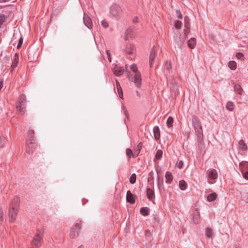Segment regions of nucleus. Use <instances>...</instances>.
Segmentation results:
<instances>
[{
  "label": "nucleus",
  "mask_w": 248,
  "mask_h": 248,
  "mask_svg": "<svg viewBox=\"0 0 248 248\" xmlns=\"http://www.w3.org/2000/svg\"><path fill=\"white\" fill-rule=\"evenodd\" d=\"M83 22L85 25L89 29H91L93 27V23L91 18L88 16L83 17Z\"/></svg>",
  "instance_id": "9"
},
{
  "label": "nucleus",
  "mask_w": 248,
  "mask_h": 248,
  "mask_svg": "<svg viewBox=\"0 0 248 248\" xmlns=\"http://www.w3.org/2000/svg\"><path fill=\"white\" fill-rule=\"evenodd\" d=\"M5 20V16L3 14H0V26L3 24Z\"/></svg>",
  "instance_id": "36"
},
{
  "label": "nucleus",
  "mask_w": 248,
  "mask_h": 248,
  "mask_svg": "<svg viewBox=\"0 0 248 248\" xmlns=\"http://www.w3.org/2000/svg\"><path fill=\"white\" fill-rule=\"evenodd\" d=\"M23 38L21 37L19 39V41H18V44H17V48L19 49L21 47V45H22V44L23 43Z\"/></svg>",
  "instance_id": "39"
},
{
  "label": "nucleus",
  "mask_w": 248,
  "mask_h": 248,
  "mask_svg": "<svg viewBox=\"0 0 248 248\" xmlns=\"http://www.w3.org/2000/svg\"><path fill=\"white\" fill-rule=\"evenodd\" d=\"M113 71L114 74L118 77L122 76L124 72V69L122 67L116 66L113 68Z\"/></svg>",
  "instance_id": "11"
},
{
  "label": "nucleus",
  "mask_w": 248,
  "mask_h": 248,
  "mask_svg": "<svg viewBox=\"0 0 248 248\" xmlns=\"http://www.w3.org/2000/svg\"><path fill=\"white\" fill-rule=\"evenodd\" d=\"M26 101V96L24 94H22L19 96L18 100L16 102V107L18 113L21 115H23L25 113Z\"/></svg>",
  "instance_id": "4"
},
{
  "label": "nucleus",
  "mask_w": 248,
  "mask_h": 248,
  "mask_svg": "<svg viewBox=\"0 0 248 248\" xmlns=\"http://www.w3.org/2000/svg\"><path fill=\"white\" fill-rule=\"evenodd\" d=\"M134 33L133 31L131 29H127L125 31V39L128 40L129 38L133 37Z\"/></svg>",
  "instance_id": "22"
},
{
  "label": "nucleus",
  "mask_w": 248,
  "mask_h": 248,
  "mask_svg": "<svg viewBox=\"0 0 248 248\" xmlns=\"http://www.w3.org/2000/svg\"><path fill=\"white\" fill-rule=\"evenodd\" d=\"M153 132L155 140H157L160 139V130L157 126H155L153 128Z\"/></svg>",
  "instance_id": "16"
},
{
  "label": "nucleus",
  "mask_w": 248,
  "mask_h": 248,
  "mask_svg": "<svg viewBox=\"0 0 248 248\" xmlns=\"http://www.w3.org/2000/svg\"><path fill=\"white\" fill-rule=\"evenodd\" d=\"M115 82H116V88L117 90V92L119 94V96L120 98H123V91H122V88L120 86V84L117 80H115Z\"/></svg>",
  "instance_id": "14"
},
{
  "label": "nucleus",
  "mask_w": 248,
  "mask_h": 248,
  "mask_svg": "<svg viewBox=\"0 0 248 248\" xmlns=\"http://www.w3.org/2000/svg\"><path fill=\"white\" fill-rule=\"evenodd\" d=\"M142 143L141 142H140L138 145V149L139 150V151H140L141 147H142Z\"/></svg>",
  "instance_id": "50"
},
{
  "label": "nucleus",
  "mask_w": 248,
  "mask_h": 248,
  "mask_svg": "<svg viewBox=\"0 0 248 248\" xmlns=\"http://www.w3.org/2000/svg\"><path fill=\"white\" fill-rule=\"evenodd\" d=\"M110 14L115 19H119L122 15V9L121 7L117 4L111 5L110 7Z\"/></svg>",
  "instance_id": "5"
},
{
  "label": "nucleus",
  "mask_w": 248,
  "mask_h": 248,
  "mask_svg": "<svg viewBox=\"0 0 248 248\" xmlns=\"http://www.w3.org/2000/svg\"><path fill=\"white\" fill-rule=\"evenodd\" d=\"M182 25V23L181 21H177L175 24V27L177 29H179L181 28Z\"/></svg>",
  "instance_id": "35"
},
{
  "label": "nucleus",
  "mask_w": 248,
  "mask_h": 248,
  "mask_svg": "<svg viewBox=\"0 0 248 248\" xmlns=\"http://www.w3.org/2000/svg\"><path fill=\"white\" fill-rule=\"evenodd\" d=\"M101 24L102 25V26L104 27L105 28H107L109 26V24L108 23L106 20H103L101 22Z\"/></svg>",
  "instance_id": "34"
},
{
  "label": "nucleus",
  "mask_w": 248,
  "mask_h": 248,
  "mask_svg": "<svg viewBox=\"0 0 248 248\" xmlns=\"http://www.w3.org/2000/svg\"><path fill=\"white\" fill-rule=\"evenodd\" d=\"M196 44V39L194 38H190L187 41V45L190 48H194Z\"/></svg>",
  "instance_id": "20"
},
{
  "label": "nucleus",
  "mask_w": 248,
  "mask_h": 248,
  "mask_svg": "<svg viewBox=\"0 0 248 248\" xmlns=\"http://www.w3.org/2000/svg\"><path fill=\"white\" fill-rule=\"evenodd\" d=\"M183 166V162L182 161H180L179 162L177 163V166L179 169L182 168Z\"/></svg>",
  "instance_id": "41"
},
{
  "label": "nucleus",
  "mask_w": 248,
  "mask_h": 248,
  "mask_svg": "<svg viewBox=\"0 0 248 248\" xmlns=\"http://www.w3.org/2000/svg\"><path fill=\"white\" fill-rule=\"evenodd\" d=\"M153 174H154V173H153V171H151L149 173V175L151 177V179H154V177H153Z\"/></svg>",
  "instance_id": "49"
},
{
  "label": "nucleus",
  "mask_w": 248,
  "mask_h": 248,
  "mask_svg": "<svg viewBox=\"0 0 248 248\" xmlns=\"http://www.w3.org/2000/svg\"><path fill=\"white\" fill-rule=\"evenodd\" d=\"M228 66L232 70H235L236 68V63L233 61H230L228 63Z\"/></svg>",
  "instance_id": "29"
},
{
  "label": "nucleus",
  "mask_w": 248,
  "mask_h": 248,
  "mask_svg": "<svg viewBox=\"0 0 248 248\" xmlns=\"http://www.w3.org/2000/svg\"><path fill=\"white\" fill-rule=\"evenodd\" d=\"M130 69L133 72L132 74L131 72L126 71V76L130 81H134L135 86L137 88H140L141 83V78L140 72L138 71L137 65L133 64L130 66Z\"/></svg>",
  "instance_id": "2"
},
{
  "label": "nucleus",
  "mask_w": 248,
  "mask_h": 248,
  "mask_svg": "<svg viewBox=\"0 0 248 248\" xmlns=\"http://www.w3.org/2000/svg\"><path fill=\"white\" fill-rule=\"evenodd\" d=\"M2 138L0 137V145L2 146Z\"/></svg>",
  "instance_id": "53"
},
{
  "label": "nucleus",
  "mask_w": 248,
  "mask_h": 248,
  "mask_svg": "<svg viewBox=\"0 0 248 248\" xmlns=\"http://www.w3.org/2000/svg\"><path fill=\"white\" fill-rule=\"evenodd\" d=\"M191 220L194 224H198L201 221L199 211L198 209H194L191 215Z\"/></svg>",
  "instance_id": "8"
},
{
  "label": "nucleus",
  "mask_w": 248,
  "mask_h": 248,
  "mask_svg": "<svg viewBox=\"0 0 248 248\" xmlns=\"http://www.w3.org/2000/svg\"><path fill=\"white\" fill-rule=\"evenodd\" d=\"M75 233H70V237L73 238L75 237Z\"/></svg>",
  "instance_id": "51"
},
{
  "label": "nucleus",
  "mask_w": 248,
  "mask_h": 248,
  "mask_svg": "<svg viewBox=\"0 0 248 248\" xmlns=\"http://www.w3.org/2000/svg\"><path fill=\"white\" fill-rule=\"evenodd\" d=\"M213 232V230L211 228L209 227L206 228L205 232Z\"/></svg>",
  "instance_id": "46"
},
{
  "label": "nucleus",
  "mask_w": 248,
  "mask_h": 248,
  "mask_svg": "<svg viewBox=\"0 0 248 248\" xmlns=\"http://www.w3.org/2000/svg\"><path fill=\"white\" fill-rule=\"evenodd\" d=\"M78 248H84V247L83 245H80Z\"/></svg>",
  "instance_id": "54"
},
{
  "label": "nucleus",
  "mask_w": 248,
  "mask_h": 248,
  "mask_svg": "<svg viewBox=\"0 0 248 248\" xmlns=\"http://www.w3.org/2000/svg\"><path fill=\"white\" fill-rule=\"evenodd\" d=\"M156 56V51L154 48H153L151 51L149 56L150 66L151 67L153 64V61Z\"/></svg>",
  "instance_id": "13"
},
{
  "label": "nucleus",
  "mask_w": 248,
  "mask_h": 248,
  "mask_svg": "<svg viewBox=\"0 0 248 248\" xmlns=\"http://www.w3.org/2000/svg\"><path fill=\"white\" fill-rule=\"evenodd\" d=\"M137 176L136 174L133 173L132 174L130 178L129 182L131 184H134L135 183L136 181Z\"/></svg>",
  "instance_id": "31"
},
{
  "label": "nucleus",
  "mask_w": 248,
  "mask_h": 248,
  "mask_svg": "<svg viewBox=\"0 0 248 248\" xmlns=\"http://www.w3.org/2000/svg\"><path fill=\"white\" fill-rule=\"evenodd\" d=\"M19 198L18 197H15L12 200L9 207L8 217L10 222H14L16 220L19 211Z\"/></svg>",
  "instance_id": "1"
},
{
  "label": "nucleus",
  "mask_w": 248,
  "mask_h": 248,
  "mask_svg": "<svg viewBox=\"0 0 248 248\" xmlns=\"http://www.w3.org/2000/svg\"><path fill=\"white\" fill-rule=\"evenodd\" d=\"M173 123V119L172 117L170 116L167 121V125L168 127H171L172 126V124Z\"/></svg>",
  "instance_id": "30"
},
{
  "label": "nucleus",
  "mask_w": 248,
  "mask_h": 248,
  "mask_svg": "<svg viewBox=\"0 0 248 248\" xmlns=\"http://www.w3.org/2000/svg\"><path fill=\"white\" fill-rule=\"evenodd\" d=\"M136 94L137 96H138L139 97H140V93L138 92V91H136Z\"/></svg>",
  "instance_id": "52"
},
{
  "label": "nucleus",
  "mask_w": 248,
  "mask_h": 248,
  "mask_svg": "<svg viewBox=\"0 0 248 248\" xmlns=\"http://www.w3.org/2000/svg\"><path fill=\"white\" fill-rule=\"evenodd\" d=\"M126 200L127 202L131 204H133L135 202L134 195L129 190L127 191L126 193Z\"/></svg>",
  "instance_id": "12"
},
{
  "label": "nucleus",
  "mask_w": 248,
  "mask_h": 248,
  "mask_svg": "<svg viewBox=\"0 0 248 248\" xmlns=\"http://www.w3.org/2000/svg\"><path fill=\"white\" fill-rule=\"evenodd\" d=\"M176 13L178 14V17L180 19L182 18V16L180 13V11L179 10H176Z\"/></svg>",
  "instance_id": "44"
},
{
  "label": "nucleus",
  "mask_w": 248,
  "mask_h": 248,
  "mask_svg": "<svg viewBox=\"0 0 248 248\" xmlns=\"http://www.w3.org/2000/svg\"><path fill=\"white\" fill-rule=\"evenodd\" d=\"M80 228H81V223H77L75 225V228L73 229V232H75L79 231Z\"/></svg>",
  "instance_id": "32"
},
{
  "label": "nucleus",
  "mask_w": 248,
  "mask_h": 248,
  "mask_svg": "<svg viewBox=\"0 0 248 248\" xmlns=\"http://www.w3.org/2000/svg\"><path fill=\"white\" fill-rule=\"evenodd\" d=\"M107 54L108 59L109 60V61L110 62H111L110 54L108 50L107 51Z\"/></svg>",
  "instance_id": "47"
},
{
  "label": "nucleus",
  "mask_w": 248,
  "mask_h": 248,
  "mask_svg": "<svg viewBox=\"0 0 248 248\" xmlns=\"http://www.w3.org/2000/svg\"><path fill=\"white\" fill-rule=\"evenodd\" d=\"M134 49V46L132 44H130L126 46L125 52L128 54H131L133 53Z\"/></svg>",
  "instance_id": "17"
},
{
  "label": "nucleus",
  "mask_w": 248,
  "mask_h": 248,
  "mask_svg": "<svg viewBox=\"0 0 248 248\" xmlns=\"http://www.w3.org/2000/svg\"><path fill=\"white\" fill-rule=\"evenodd\" d=\"M242 173H243V177L246 179H248V171H246L245 172H242Z\"/></svg>",
  "instance_id": "43"
},
{
  "label": "nucleus",
  "mask_w": 248,
  "mask_h": 248,
  "mask_svg": "<svg viewBox=\"0 0 248 248\" xmlns=\"http://www.w3.org/2000/svg\"><path fill=\"white\" fill-rule=\"evenodd\" d=\"M206 236L207 238H212L213 236L214 233H205Z\"/></svg>",
  "instance_id": "48"
},
{
  "label": "nucleus",
  "mask_w": 248,
  "mask_h": 248,
  "mask_svg": "<svg viewBox=\"0 0 248 248\" xmlns=\"http://www.w3.org/2000/svg\"><path fill=\"white\" fill-rule=\"evenodd\" d=\"M43 237V233H36L31 241V245L37 248L40 247L42 244Z\"/></svg>",
  "instance_id": "6"
},
{
  "label": "nucleus",
  "mask_w": 248,
  "mask_h": 248,
  "mask_svg": "<svg viewBox=\"0 0 248 248\" xmlns=\"http://www.w3.org/2000/svg\"><path fill=\"white\" fill-rule=\"evenodd\" d=\"M165 178L166 179V183L170 184L173 179L172 173L169 171H167L165 174Z\"/></svg>",
  "instance_id": "21"
},
{
  "label": "nucleus",
  "mask_w": 248,
  "mask_h": 248,
  "mask_svg": "<svg viewBox=\"0 0 248 248\" xmlns=\"http://www.w3.org/2000/svg\"><path fill=\"white\" fill-rule=\"evenodd\" d=\"M217 197V194L216 192H213L208 195L207 197V200L209 202H213L216 200Z\"/></svg>",
  "instance_id": "18"
},
{
  "label": "nucleus",
  "mask_w": 248,
  "mask_h": 248,
  "mask_svg": "<svg viewBox=\"0 0 248 248\" xmlns=\"http://www.w3.org/2000/svg\"><path fill=\"white\" fill-rule=\"evenodd\" d=\"M126 154L128 157H131V156L134 157L132 150L129 148L126 149Z\"/></svg>",
  "instance_id": "33"
},
{
  "label": "nucleus",
  "mask_w": 248,
  "mask_h": 248,
  "mask_svg": "<svg viewBox=\"0 0 248 248\" xmlns=\"http://www.w3.org/2000/svg\"><path fill=\"white\" fill-rule=\"evenodd\" d=\"M162 154H163V152H162V150H158L156 152V154L155 155V157L154 158V161H155V159H160L161 158V157H162Z\"/></svg>",
  "instance_id": "28"
},
{
  "label": "nucleus",
  "mask_w": 248,
  "mask_h": 248,
  "mask_svg": "<svg viewBox=\"0 0 248 248\" xmlns=\"http://www.w3.org/2000/svg\"><path fill=\"white\" fill-rule=\"evenodd\" d=\"M191 121L193 127L195 130L198 138L202 139L203 137L202 128L199 118L197 116L193 115L192 117Z\"/></svg>",
  "instance_id": "3"
},
{
  "label": "nucleus",
  "mask_w": 248,
  "mask_h": 248,
  "mask_svg": "<svg viewBox=\"0 0 248 248\" xmlns=\"http://www.w3.org/2000/svg\"><path fill=\"white\" fill-rule=\"evenodd\" d=\"M28 134L29 139L28 141H34V131L33 130H29Z\"/></svg>",
  "instance_id": "26"
},
{
  "label": "nucleus",
  "mask_w": 248,
  "mask_h": 248,
  "mask_svg": "<svg viewBox=\"0 0 248 248\" xmlns=\"http://www.w3.org/2000/svg\"><path fill=\"white\" fill-rule=\"evenodd\" d=\"M4 213L2 210H0V220L2 221L3 219Z\"/></svg>",
  "instance_id": "42"
},
{
  "label": "nucleus",
  "mask_w": 248,
  "mask_h": 248,
  "mask_svg": "<svg viewBox=\"0 0 248 248\" xmlns=\"http://www.w3.org/2000/svg\"><path fill=\"white\" fill-rule=\"evenodd\" d=\"M17 56V54L16 53L15 54V62H13V63H12V66L13 67H16L17 65V64L18 63V62L16 61V57Z\"/></svg>",
  "instance_id": "37"
},
{
  "label": "nucleus",
  "mask_w": 248,
  "mask_h": 248,
  "mask_svg": "<svg viewBox=\"0 0 248 248\" xmlns=\"http://www.w3.org/2000/svg\"><path fill=\"white\" fill-rule=\"evenodd\" d=\"M236 57L239 59H243L244 55L241 52H237L236 54Z\"/></svg>",
  "instance_id": "38"
},
{
  "label": "nucleus",
  "mask_w": 248,
  "mask_h": 248,
  "mask_svg": "<svg viewBox=\"0 0 248 248\" xmlns=\"http://www.w3.org/2000/svg\"><path fill=\"white\" fill-rule=\"evenodd\" d=\"M239 148L244 151H246L248 150V146L243 140H241L239 142Z\"/></svg>",
  "instance_id": "24"
},
{
  "label": "nucleus",
  "mask_w": 248,
  "mask_h": 248,
  "mask_svg": "<svg viewBox=\"0 0 248 248\" xmlns=\"http://www.w3.org/2000/svg\"><path fill=\"white\" fill-rule=\"evenodd\" d=\"M234 90L236 92H237L239 94H242L243 91V89L242 88L241 86L239 85H238V84L235 85Z\"/></svg>",
  "instance_id": "27"
},
{
  "label": "nucleus",
  "mask_w": 248,
  "mask_h": 248,
  "mask_svg": "<svg viewBox=\"0 0 248 248\" xmlns=\"http://www.w3.org/2000/svg\"><path fill=\"white\" fill-rule=\"evenodd\" d=\"M209 177L213 180H216L217 178V173L216 170L212 169L208 173Z\"/></svg>",
  "instance_id": "15"
},
{
  "label": "nucleus",
  "mask_w": 248,
  "mask_h": 248,
  "mask_svg": "<svg viewBox=\"0 0 248 248\" xmlns=\"http://www.w3.org/2000/svg\"><path fill=\"white\" fill-rule=\"evenodd\" d=\"M138 16H135L133 19V22L135 24H136L138 22Z\"/></svg>",
  "instance_id": "45"
},
{
  "label": "nucleus",
  "mask_w": 248,
  "mask_h": 248,
  "mask_svg": "<svg viewBox=\"0 0 248 248\" xmlns=\"http://www.w3.org/2000/svg\"><path fill=\"white\" fill-rule=\"evenodd\" d=\"M146 194H147V197L148 199L150 201L153 202V201L155 198V193L153 191V190L150 188H147Z\"/></svg>",
  "instance_id": "10"
},
{
  "label": "nucleus",
  "mask_w": 248,
  "mask_h": 248,
  "mask_svg": "<svg viewBox=\"0 0 248 248\" xmlns=\"http://www.w3.org/2000/svg\"><path fill=\"white\" fill-rule=\"evenodd\" d=\"M140 213L144 216H148L150 213V209L147 207H142L140 209Z\"/></svg>",
  "instance_id": "19"
},
{
  "label": "nucleus",
  "mask_w": 248,
  "mask_h": 248,
  "mask_svg": "<svg viewBox=\"0 0 248 248\" xmlns=\"http://www.w3.org/2000/svg\"><path fill=\"white\" fill-rule=\"evenodd\" d=\"M36 144L34 141H27L26 147V152L29 155L32 154L35 150Z\"/></svg>",
  "instance_id": "7"
},
{
  "label": "nucleus",
  "mask_w": 248,
  "mask_h": 248,
  "mask_svg": "<svg viewBox=\"0 0 248 248\" xmlns=\"http://www.w3.org/2000/svg\"><path fill=\"white\" fill-rule=\"evenodd\" d=\"M179 186L182 190H185L187 187V184L184 180H181L179 183Z\"/></svg>",
  "instance_id": "23"
},
{
  "label": "nucleus",
  "mask_w": 248,
  "mask_h": 248,
  "mask_svg": "<svg viewBox=\"0 0 248 248\" xmlns=\"http://www.w3.org/2000/svg\"><path fill=\"white\" fill-rule=\"evenodd\" d=\"M234 107V105L233 103L231 101H229L227 103L226 108L229 111H231L233 109Z\"/></svg>",
  "instance_id": "25"
},
{
  "label": "nucleus",
  "mask_w": 248,
  "mask_h": 248,
  "mask_svg": "<svg viewBox=\"0 0 248 248\" xmlns=\"http://www.w3.org/2000/svg\"><path fill=\"white\" fill-rule=\"evenodd\" d=\"M123 110H124V115L128 119V117H129V115H128V112L127 110H126L125 107H123Z\"/></svg>",
  "instance_id": "40"
}]
</instances>
